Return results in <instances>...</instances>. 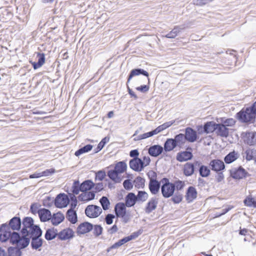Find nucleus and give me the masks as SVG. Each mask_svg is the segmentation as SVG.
<instances>
[{
	"label": "nucleus",
	"mask_w": 256,
	"mask_h": 256,
	"mask_svg": "<svg viewBox=\"0 0 256 256\" xmlns=\"http://www.w3.org/2000/svg\"><path fill=\"white\" fill-rule=\"evenodd\" d=\"M72 192L74 194V195L78 194L80 192H82L81 184H80L78 180H76L74 182L72 187Z\"/></svg>",
	"instance_id": "46"
},
{
	"label": "nucleus",
	"mask_w": 256,
	"mask_h": 256,
	"mask_svg": "<svg viewBox=\"0 0 256 256\" xmlns=\"http://www.w3.org/2000/svg\"><path fill=\"white\" fill-rule=\"evenodd\" d=\"M150 82H148V84H143L141 85L140 86H138L136 88V89L140 92H141L146 93L148 92L150 89V86H149Z\"/></svg>",
	"instance_id": "61"
},
{
	"label": "nucleus",
	"mask_w": 256,
	"mask_h": 256,
	"mask_svg": "<svg viewBox=\"0 0 256 256\" xmlns=\"http://www.w3.org/2000/svg\"><path fill=\"white\" fill-rule=\"evenodd\" d=\"M185 186L184 182L183 181H182L180 180H176L173 183V186L174 188V190H180L184 188Z\"/></svg>",
	"instance_id": "54"
},
{
	"label": "nucleus",
	"mask_w": 256,
	"mask_h": 256,
	"mask_svg": "<svg viewBox=\"0 0 256 256\" xmlns=\"http://www.w3.org/2000/svg\"><path fill=\"white\" fill-rule=\"evenodd\" d=\"M38 213L42 222H46L50 220L52 213L48 209L45 208L38 209Z\"/></svg>",
	"instance_id": "24"
},
{
	"label": "nucleus",
	"mask_w": 256,
	"mask_h": 256,
	"mask_svg": "<svg viewBox=\"0 0 256 256\" xmlns=\"http://www.w3.org/2000/svg\"><path fill=\"white\" fill-rule=\"evenodd\" d=\"M40 206L37 202H34L31 204L30 206V212L32 214H36L38 213V208Z\"/></svg>",
	"instance_id": "63"
},
{
	"label": "nucleus",
	"mask_w": 256,
	"mask_h": 256,
	"mask_svg": "<svg viewBox=\"0 0 256 256\" xmlns=\"http://www.w3.org/2000/svg\"><path fill=\"white\" fill-rule=\"evenodd\" d=\"M198 192L196 188L193 186L188 187L186 192V198L188 202H192L197 198Z\"/></svg>",
	"instance_id": "23"
},
{
	"label": "nucleus",
	"mask_w": 256,
	"mask_h": 256,
	"mask_svg": "<svg viewBox=\"0 0 256 256\" xmlns=\"http://www.w3.org/2000/svg\"><path fill=\"white\" fill-rule=\"evenodd\" d=\"M127 168V164L124 161H120L118 162L114 166V169L120 174L124 173L126 171Z\"/></svg>",
	"instance_id": "41"
},
{
	"label": "nucleus",
	"mask_w": 256,
	"mask_h": 256,
	"mask_svg": "<svg viewBox=\"0 0 256 256\" xmlns=\"http://www.w3.org/2000/svg\"><path fill=\"white\" fill-rule=\"evenodd\" d=\"M13 16V14L9 9L6 8H0V21L6 22Z\"/></svg>",
	"instance_id": "25"
},
{
	"label": "nucleus",
	"mask_w": 256,
	"mask_h": 256,
	"mask_svg": "<svg viewBox=\"0 0 256 256\" xmlns=\"http://www.w3.org/2000/svg\"><path fill=\"white\" fill-rule=\"evenodd\" d=\"M216 132L218 136L221 137L227 138L229 136V128L222 123L218 124Z\"/></svg>",
	"instance_id": "29"
},
{
	"label": "nucleus",
	"mask_w": 256,
	"mask_h": 256,
	"mask_svg": "<svg viewBox=\"0 0 256 256\" xmlns=\"http://www.w3.org/2000/svg\"><path fill=\"white\" fill-rule=\"evenodd\" d=\"M175 122H176V120H173L172 121L164 122V124H162V125L159 126H158V128L161 132L162 130L170 127L172 124H173Z\"/></svg>",
	"instance_id": "58"
},
{
	"label": "nucleus",
	"mask_w": 256,
	"mask_h": 256,
	"mask_svg": "<svg viewBox=\"0 0 256 256\" xmlns=\"http://www.w3.org/2000/svg\"><path fill=\"white\" fill-rule=\"evenodd\" d=\"M161 182L162 185L160 189L162 196L168 198L172 196L174 192L173 182H170L169 178H163L161 180Z\"/></svg>",
	"instance_id": "4"
},
{
	"label": "nucleus",
	"mask_w": 256,
	"mask_h": 256,
	"mask_svg": "<svg viewBox=\"0 0 256 256\" xmlns=\"http://www.w3.org/2000/svg\"><path fill=\"white\" fill-rule=\"evenodd\" d=\"M66 219L72 224H75L78 222V216L76 210H68L66 213Z\"/></svg>",
	"instance_id": "38"
},
{
	"label": "nucleus",
	"mask_w": 256,
	"mask_h": 256,
	"mask_svg": "<svg viewBox=\"0 0 256 256\" xmlns=\"http://www.w3.org/2000/svg\"><path fill=\"white\" fill-rule=\"evenodd\" d=\"M99 202L104 210H108L109 208L110 202L106 196H102L100 199Z\"/></svg>",
	"instance_id": "50"
},
{
	"label": "nucleus",
	"mask_w": 256,
	"mask_h": 256,
	"mask_svg": "<svg viewBox=\"0 0 256 256\" xmlns=\"http://www.w3.org/2000/svg\"><path fill=\"white\" fill-rule=\"evenodd\" d=\"M200 176L202 178H206L210 175V170L206 166H202L200 168H198Z\"/></svg>",
	"instance_id": "45"
},
{
	"label": "nucleus",
	"mask_w": 256,
	"mask_h": 256,
	"mask_svg": "<svg viewBox=\"0 0 256 256\" xmlns=\"http://www.w3.org/2000/svg\"><path fill=\"white\" fill-rule=\"evenodd\" d=\"M230 175L234 180L245 178L250 176L248 172L241 166L234 170H230Z\"/></svg>",
	"instance_id": "10"
},
{
	"label": "nucleus",
	"mask_w": 256,
	"mask_h": 256,
	"mask_svg": "<svg viewBox=\"0 0 256 256\" xmlns=\"http://www.w3.org/2000/svg\"><path fill=\"white\" fill-rule=\"evenodd\" d=\"M123 186L127 190H131L133 188V184L128 179L126 180L123 182Z\"/></svg>",
	"instance_id": "62"
},
{
	"label": "nucleus",
	"mask_w": 256,
	"mask_h": 256,
	"mask_svg": "<svg viewBox=\"0 0 256 256\" xmlns=\"http://www.w3.org/2000/svg\"><path fill=\"white\" fill-rule=\"evenodd\" d=\"M58 234V239L60 240H69L74 236V232L70 228L63 229Z\"/></svg>",
	"instance_id": "15"
},
{
	"label": "nucleus",
	"mask_w": 256,
	"mask_h": 256,
	"mask_svg": "<svg viewBox=\"0 0 256 256\" xmlns=\"http://www.w3.org/2000/svg\"><path fill=\"white\" fill-rule=\"evenodd\" d=\"M22 220L20 216H16L10 218L6 223L8 228L13 231L21 230Z\"/></svg>",
	"instance_id": "12"
},
{
	"label": "nucleus",
	"mask_w": 256,
	"mask_h": 256,
	"mask_svg": "<svg viewBox=\"0 0 256 256\" xmlns=\"http://www.w3.org/2000/svg\"><path fill=\"white\" fill-rule=\"evenodd\" d=\"M180 28L178 26H176L170 32L165 36V37L168 38H174L181 31Z\"/></svg>",
	"instance_id": "51"
},
{
	"label": "nucleus",
	"mask_w": 256,
	"mask_h": 256,
	"mask_svg": "<svg viewBox=\"0 0 256 256\" xmlns=\"http://www.w3.org/2000/svg\"><path fill=\"white\" fill-rule=\"evenodd\" d=\"M164 150V147L162 146L154 144L149 148L148 153L151 156L156 158L161 154Z\"/></svg>",
	"instance_id": "22"
},
{
	"label": "nucleus",
	"mask_w": 256,
	"mask_h": 256,
	"mask_svg": "<svg viewBox=\"0 0 256 256\" xmlns=\"http://www.w3.org/2000/svg\"><path fill=\"white\" fill-rule=\"evenodd\" d=\"M184 138L186 140L190 142H194L198 138L196 132L190 127L186 128Z\"/></svg>",
	"instance_id": "18"
},
{
	"label": "nucleus",
	"mask_w": 256,
	"mask_h": 256,
	"mask_svg": "<svg viewBox=\"0 0 256 256\" xmlns=\"http://www.w3.org/2000/svg\"><path fill=\"white\" fill-rule=\"evenodd\" d=\"M177 146L172 138H167L164 144V149L166 152L174 150Z\"/></svg>",
	"instance_id": "34"
},
{
	"label": "nucleus",
	"mask_w": 256,
	"mask_h": 256,
	"mask_svg": "<svg viewBox=\"0 0 256 256\" xmlns=\"http://www.w3.org/2000/svg\"><path fill=\"white\" fill-rule=\"evenodd\" d=\"M42 230L40 229L27 235L26 238H24L23 240L24 248L28 247L30 243V247L32 250H40L44 242L42 238Z\"/></svg>",
	"instance_id": "2"
},
{
	"label": "nucleus",
	"mask_w": 256,
	"mask_h": 256,
	"mask_svg": "<svg viewBox=\"0 0 256 256\" xmlns=\"http://www.w3.org/2000/svg\"><path fill=\"white\" fill-rule=\"evenodd\" d=\"M95 186L92 180H86L81 183V187L82 188V192H86V191L90 190L92 189Z\"/></svg>",
	"instance_id": "39"
},
{
	"label": "nucleus",
	"mask_w": 256,
	"mask_h": 256,
	"mask_svg": "<svg viewBox=\"0 0 256 256\" xmlns=\"http://www.w3.org/2000/svg\"><path fill=\"white\" fill-rule=\"evenodd\" d=\"M209 164L211 170L216 172L223 170L226 167L224 162L219 159H214L210 160Z\"/></svg>",
	"instance_id": "19"
},
{
	"label": "nucleus",
	"mask_w": 256,
	"mask_h": 256,
	"mask_svg": "<svg viewBox=\"0 0 256 256\" xmlns=\"http://www.w3.org/2000/svg\"><path fill=\"white\" fill-rule=\"evenodd\" d=\"M171 200L175 204H178L180 203L183 198V196L182 194L179 192H176L174 193V195L172 196Z\"/></svg>",
	"instance_id": "52"
},
{
	"label": "nucleus",
	"mask_w": 256,
	"mask_h": 256,
	"mask_svg": "<svg viewBox=\"0 0 256 256\" xmlns=\"http://www.w3.org/2000/svg\"><path fill=\"white\" fill-rule=\"evenodd\" d=\"M221 123L224 124L226 128L228 126H232L235 124L236 120L232 118H226L224 120H222Z\"/></svg>",
	"instance_id": "57"
},
{
	"label": "nucleus",
	"mask_w": 256,
	"mask_h": 256,
	"mask_svg": "<svg viewBox=\"0 0 256 256\" xmlns=\"http://www.w3.org/2000/svg\"><path fill=\"white\" fill-rule=\"evenodd\" d=\"M124 200V204L128 208L134 206L137 202L136 195L134 192H128L126 195Z\"/></svg>",
	"instance_id": "30"
},
{
	"label": "nucleus",
	"mask_w": 256,
	"mask_h": 256,
	"mask_svg": "<svg viewBox=\"0 0 256 256\" xmlns=\"http://www.w3.org/2000/svg\"><path fill=\"white\" fill-rule=\"evenodd\" d=\"M144 230L142 228H140L136 232H134L130 235L123 238H122L120 240L118 241L120 242L121 246H122L124 244L137 238L139 236L142 234Z\"/></svg>",
	"instance_id": "26"
},
{
	"label": "nucleus",
	"mask_w": 256,
	"mask_h": 256,
	"mask_svg": "<svg viewBox=\"0 0 256 256\" xmlns=\"http://www.w3.org/2000/svg\"><path fill=\"white\" fill-rule=\"evenodd\" d=\"M84 194H86V202L93 200L95 198L96 192L94 191H86Z\"/></svg>",
	"instance_id": "59"
},
{
	"label": "nucleus",
	"mask_w": 256,
	"mask_h": 256,
	"mask_svg": "<svg viewBox=\"0 0 256 256\" xmlns=\"http://www.w3.org/2000/svg\"><path fill=\"white\" fill-rule=\"evenodd\" d=\"M106 173L104 170H100L98 171L96 173L95 175V181L98 180L100 181H102L106 177Z\"/></svg>",
	"instance_id": "55"
},
{
	"label": "nucleus",
	"mask_w": 256,
	"mask_h": 256,
	"mask_svg": "<svg viewBox=\"0 0 256 256\" xmlns=\"http://www.w3.org/2000/svg\"><path fill=\"white\" fill-rule=\"evenodd\" d=\"M129 166L131 169L137 172L142 171L145 167L144 162L139 158L130 160Z\"/></svg>",
	"instance_id": "13"
},
{
	"label": "nucleus",
	"mask_w": 256,
	"mask_h": 256,
	"mask_svg": "<svg viewBox=\"0 0 256 256\" xmlns=\"http://www.w3.org/2000/svg\"><path fill=\"white\" fill-rule=\"evenodd\" d=\"M126 206L124 202H119L114 206V212L116 216L120 218L124 224H126L130 220V215L126 213Z\"/></svg>",
	"instance_id": "5"
},
{
	"label": "nucleus",
	"mask_w": 256,
	"mask_h": 256,
	"mask_svg": "<svg viewBox=\"0 0 256 256\" xmlns=\"http://www.w3.org/2000/svg\"><path fill=\"white\" fill-rule=\"evenodd\" d=\"M58 232L56 228H48L44 234V238L46 240L50 241L54 239L56 237L58 238Z\"/></svg>",
	"instance_id": "32"
},
{
	"label": "nucleus",
	"mask_w": 256,
	"mask_h": 256,
	"mask_svg": "<svg viewBox=\"0 0 256 256\" xmlns=\"http://www.w3.org/2000/svg\"><path fill=\"white\" fill-rule=\"evenodd\" d=\"M92 230H94L93 234L96 237H98L101 235L103 231L102 227L100 224L94 225Z\"/></svg>",
	"instance_id": "53"
},
{
	"label": "nucleus",
	"mask_w": 256,
	"mask_h": 256,
	"mask_svg": "<svg viewBox=\"0 0 256 256\" xmlns=\"http://www.w3.org/2000/svg\"><path fill=\"white\" fill-rule=\"evenodd\" d=\"M142 75L147 78L150 82L149 74L148 72L140 68H136L132 70L128 76L127 83H129L131 79L135 76Z\"/></svg>",
	"instance_id": "17"
},
{
	"label": "nucleus",
	"mask_w": 256,
	"mask_h": 256,
	"mask_svg": "<svg viewBox=\"0 0 256 256\" xmlns=\"http://www.w3.org/2000/svg\"><path fill=\"white\" fill-rule=\"evenodd\" d=\"M217 124H218L214 121L207 122L204 125L198 126L197 130L200 134L212 133L216 131Z\"/></svg>",
	"instance_id": "6"
},
{
	"label": "nucleus",
	"mask_w": 256,
	"mask_h": 256,
	"mask_svg": "<svg viewBox=\"0 0 256 256\" xmlns=\"http://www.w3.org/2000/svg\"><path fill=\"white\" fill-rule=\"evenodd\" d=\"M194 166L192 162H186L184 166L183 173L186 176H192L194 172Z\"/></svg>",
	"instance_id": "36"
},
{
	"label": "nucleus",
	"mask_w": 256,
	"mask_h": 256,
	"mask_svg": "<svg viewBox=\"0 0 256 256\" xmlns=\"http://www.w3.org/2000/svg\"><path fill=\"white\" fill-rule=\"evenodd\" d=\"M68 196L71 200L70 208L69 210H74V208L78 204L77 198L74 195L72 194H69Z\"/></svg>",
	"instance_id": "56"
},
{
	"label": "nucleus",
	"mask_w": 256,
	"mask_h": 256,
	"mask_svg": "<svg viewBox=\"0 0 256 256\" xmlns=\"http://www.w3.org/2000/svg\"><path fill=\"white\" fill-rule=\"evenodd\" d=\"M162 182L158 181L157 180H150L148 184V188L150 192L152 194H156L160 190L161 187Z\"/></svg>",
	"instance_id": "28"
},
{
	"label": "nucleus",
	"mask_w": 256,
	"mask_h": 256,
	"mask_svg": "<svg viewBox=\"0 0 256 256\" xmlns=\"http://www.w3.org/2000/svg\"><path fill=\"white\" fill-rule=\"evenodd\" d=\"M236 118L242 123H254L256 119V101L250 106L243 108L237 112Z\"/></svg>",
	"instance_id": "1"
},
{
	"label": "nucleus",
	"mask_w": 256,
	"mask_h": 256,
	"mask_svg": "<svg viewBox=\"0 0 256 256\" xmlns=\"http://www.w3.org/2000/svg\"><path fill=\"white\" fill-rule=\"evenodd\" d=\"M102 212L100 207L96 205H88L85 208L86 215L90 218H98Z\"/></svg>",
	"instance_id": "9"
},
{
	"label": "nucleus",
	"mask_w": 256,
	"mask_h": 256,
	"mask_svg": "<svg viewBox=\"0 0 256 256\" xmlns=\"http://www.w3.org/2000/svg\"><path fill=\"white\" fill-rule=\"evenodd\" d=\"M53 204V202H52V198L50 196H46L44 199L42 200V205L47 208H50Z\"/></svg>",
	"instance_id": "60"
},
{
	"label": "nucleus",
	"mask_w": 256,
	"mask_h": 256,
	"mask_svg": "<svg viewBox=\"0 0 256 256\" xmlns=\"http://www.w3.org/2000/svg\"><path fill=\"white\" fill-rule=\"evenodd\" d=\"M246 159L247 161L252 160L256 156V150L248 149L245 151Z\"/></svg>",
	"instance_id": "48"
},
{
	"label": "nucleus",
	"mask_w": 256,
	"mask_h": 256,
	"mask_svg": "<svg viewBox=\"0 0 256 256\" xmlns=\"http://www.w3.org/2000/svg\"><path fill=\"white\" fill-rule=\"evenodd\" d=\"M110 139V138L108 136H106L104 138L98 143L96 148L94 149V154H96L100 152L105 146L106 144L109 142Z\"/></svg>",
	"instance_id": "42"
},
{
	"label": "nucleus",
	"mask_w": 256,
	"mask_h": 256,
	"mask_svg": "<svg viewBox=\"0 0 256 256\" xmlns=\"http://www.w3.org/2000/svg\"><path fill=\"white\" fill-rule=\"evenodd\" d=\"M120 174L114 169L109 170L107 172L108 176L114 183H120L122 180L119 176Z\"/></svg>",
	"instance_id": "35"
},
{
	"label": "nucleus",
	"mask_w": 256,
	"mask_h": 256,
	"mask_svg": "<svg viewBox=\"0 0 256 256\" xmlns=\"http://www.w3.org/2000/svg\"><path fill=\"white\" fill-rule=\"evenodd\" d=\"M22 249L18 246H9L7 249V256H22Z\"/></svg>",
	"instance_id": "33"
},
{
	"label": "nucleus",
	"mask_w": 256,
	"mask_h": 256,
	"mask_svg": "<svg viewBox=\"0 0 256 256\" xmlns=\"http://www.w3.org/2000/svg\"><path fill=\"white\" fill-rule=\"evenodd\" d=\"M115 216L111 214H108L106 216L105 221L107 224L110 225L113 222V219L114 218Z\"/></svg>",
	"instance_id": "64"
},
{
	"label": "nucleus",
	"mask_w": 256,
	"mask_h": 256,
	"mask_svg": "<svg viewBox=\"0 0 256 256\" xmlns=\"http://www.w3.org/2000/svg\"><path fill=\"white\" fill-rule=\"evenodd\" d=\"M22 228L20 230L21 234H24L26 235L30 234L34 232H36L41 228L39 225L34 224V219L30 216H25L22 220Z\"/></svg>",
	"instance_id": "3"
},
{
	"label": "nucleus",
	"mask_w": 256,
	"mask_h": 256,
	"mask_svg": "<svg viewBox=\"0 0 256 256\" xmlns=\"http://www.w3.org/2000/svg\"><path fill=\"white\" fill-rule=\"evenodd\" d=\"M145 179L140 176H137L134 181V186L137 188H143L144 187Z\"/></svg>",
	"instance_id": "49"
},
{
	"label": "nucleus",
	"mask_w": 256,
	"mask_h": 256,
	"mask_svg": "<svg viewBox=\"0 0 256 256\" xmlns=\"http://www.w3.org/2000/svg\"><path fill=\"white\" fill-rule=\"evenodd\" d=\"M238 158L237 152L235 150L230 152L224 158V161L226 164H230L236 160Z\"/></svg>",
	"instance_id": "37"
},
{
	"label": "nucleus",
	"mask_w": 256,
	"mask_h": 256,
	"mask_svg": "<svg viewBox=\"0 0 256 256\" xmlns=\"http://www.w3.org/2000/svg\"><path fill=\"white\" fill-rule=\"evenodd\" d=\"M12 230L7 226V223H4L0 226V241L2 242H7L10 236Z\"/></svg>",
	"instance_id": "14"
},
{
	"label": "nucleus",
	"mask_w": 256,
	"mask_h": 256,
	"mask_svg": "<svg viewBox=\"0 0 256 256\" xmlns=\"http://www.w3.org/2000/svg\"><path fill=\"white\" fill-rule=\"evenodd\" d=\"M94 225L88 222H84L80 223L76 228L78 235L84 234L92 230Z\"/></svg>",
	"instance_id": "16"
},
{
	"label": "nucleus",
	"mask_w": 256,
	"mask_h": 256,
	"mask_svg": "<svg viewBox=\"0 0 256 256\" xmlns=\"http://www.w3.org/2000/svg\"><path fill=\"white\" fill-rule=\"evenodd\" d=\"M18 232L14 231L10 234V236L8 240L12 244H16L18 246L22 248H24V240L26 238L27 235L24 234H21Z\"/></svg>",
	"instance_id": "7"
},
{
	"label": "nucleus",
	"mask_w": 256,
	"mask_h": 256,
	"mask_svg": "<svg viewBox=\"0 0 256 256\" xmlns=\"http://www.w3.org/2000/svg\"><path fill=\"white\" fill-rule=\"evenodd\" d=\"M172 138L175 141L176 146L179 148H181L186 142L184 134L182 133L176 134Z\"/></svg>",
	"instance_id": "40"
},
{
	"label": "nucleus",
	"mask_w": 256,
	"mask_h": 256,
	"mask_svg": "<svg viewBox=\"0 0 256 256\" xmlns=\"http://www.w3.org/2000/svg\"><path fill=\"white\" fill-rule=\"evenodd\" d=\"M92 148H93L92 145L90 144H88L80 148L78 150L75 152L74 154L76 156H79L80 155H81L84 153L89 152L92 149Z\"/></svg>",
	"instance_id": "43"
},
{
	"label": "nucleus",
	"mask_w": 256,
	"mask_h": 256,
	"mask_svg": "<svg viewBox=\"0 0 256 256\" xmlns=\"http://www.w3.org/2000/svg\"><path fill=\"white\" fill-rule=\"evenodd\" d=\"M158 202V198L156 197L152 198L146 204L144 211L146 214H149L155 210L157 207Z\"/></svg>",
	"instance_id": "21"
},
{
	"label": "nucleus",
	"mask_w": 256,
	"mask_h": 256,
	"mask_svg": "<svg viewBox=\"0 0 256 256\" xmlns=\"http://www.w3.org/2000/svg\"><path fill=\"white\" fill-rule=\"evenodd\" d=\"M64 220V216L60 212L53 214L50 218L53 226H56L62 222Z\"/></svg>",
	"instance_id": "31"
},
{
	"label": "nucleus",
	"mask_w": 256,
	"mask_h": 256,
	"mask_svg": "<svg viewBox=\"0 0 256 256\" xmlns=\"http://www.w3.org/2000/svg\"><path fill=\"white\" fill-rule=\"evenodd\" d=\"M246 206L256 208V200L252 196H247L244 200Z\"/></svg>",
	"instance_id": "44"
},
{
	"label": "nucleus",
	"mask_w": 256,
	"mask_h": 256,
	"mask_svg": "<svg viewBox=\"0 0 256 256\" xmlns=\"http://www.w3.org/2000/svg\"><path fill=\"white\" fill-rule=\"evenodd\" d=\"M148 193L143 190H138L137 195H136V198L137 202H145L148 198Z\"/></svg>",
	"instance_id": "47"
},
{
	"label": "nucleus",
	"mask_w": 256,
	"mask_h": 256,
	"mask_svg": "<svg viewBox=\"0 0 256 256\" xmlns=\"http://www.w3.org/2000/svg\"><path fill=\"white\" fill-rule=\"evenodd\" d=\"M193 158V154L191 151L184 150L178 152L176 156V159L180 162H186L190 160Z\"/></svg>",
	"instance_id": "20"
},
{
	"label": "nucleus",
	"mask_w": 256,
	"mask_h": 256,
	"mask_svg": "<svg viewBox=\"0 0 256 256\" xmlns=\"http://www.w3.org/2000/svg\"><path fill=\"white\" fill-rule=\"evenodd\" d=\"M68 196L64 193H60L56 197L54 204L57 208H62L66 207L70 203Z\"/></svg>",
	"instance_id": "8"
},
{
	"label": "nucleus",
	"mask_w": 256,
	"mask_h": 256,
	"mask_svg": "<svg viewBox=\"0 0 256 256\" xmlns=\"http://www.w3.org/2000/svg\"><path fill=\"white\" fill-rule=\"evenodd\" d=\"M241 138L244 144L249 146L256 145V132H242Z\"/></svg>",
	"instance_id": "11"
},
{
	"label": "nucleus",
	"mask_w": 256,
	"mask_h": 256,
	"mask_svg": "<svg viewBox=\"0 0 256 256\" xmlns=\"http://www.w3.org/2000/svg\"><path fill=\"white\" fill-rule=\"evenodd\" d=\"M36 58L38 61L36 62L30 61V63L32 66L34 70H36L40 68L45 62V54L43 52H37Z\"/></svg>",
	"instance_id": "27"
}]
</instances>
